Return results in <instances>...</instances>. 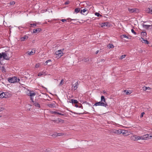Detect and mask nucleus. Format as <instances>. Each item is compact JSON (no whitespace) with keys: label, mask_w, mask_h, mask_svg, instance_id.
<instances>
[{"label":"nucleus","mask_w":152,"mask_h":152,"mask_svg":"<svg viewBox=\"0 0 152 152\" xmlns=\"http://www.w3.org/2000/svg\"><path fill=\"white\" fill-rule=\"evenodd\" d=\"M11 96V94L8 92H3L0 94V98H9Z\"/></svg>","instance_id":"1"},{"label":"nucleus","mask_w":152,"mask_h":152,"mask_svg":"<svg viewBox=\"0 0 152 152\" xmlns=\"http://www.w3.org/2000/svg\"><path fill=\"white\" fill-rule=\"evenodd\" d=\"M8 80L11 83H15L16 82H18L20 81V80L18 78H17L16 77H9L8 78Z\"/></svg>","instance_id":"2"},{"label":"nucleus","mask_w":152,"mask_h":152,"mask_svg":"<svg viewBox=\"0 0 152 152\" xmlns=\"http://www.w3.org/2000/svg\"><path fill=\"white\" fill-rule=\"evenodd\" d=\"M94 104H107L106 103L104 96H101V101L98 102H96Z\"/></svg>","instance_id":"3"},{"label":"nucleus","mask_w":152,"mask_h":152,"mask_svg":"<svg viewBox=\"0 0 152 152\" xmlns=\"http://www.w3.org/2000/svg\"><path fill=\"white\" fill-rule=\"evenodd\" d=\"M64 49H62L61 50H60L57 51H56L55 53L56 54L58 55V56L60 57H61L63 55V51L64 50Z\"/></svg>","instance_id":"4"},{"label":"nucleus","mask_w":152,"mask_h":152,"mask_svg":"<svg viewBox=\"0 0 152 152\" xmlns=\"http://www.w3.org/2000/svg\"><path fill=\"white\" fill-rule=\"evenodd\" d=\"M128 10L130 13H132L134 12H139V10L137 8H128Z\"/></svg>","instance_id":"5"},{"label":"nucleus","mask_w":152,"mask_h":152,"mask_svg":"<svg viewBox=\"0 0 152 152\" xmlns=\"http://www.w3.org/2000/svg\"><path fill=\"white\" fill-rule=\"evenodd\" d=\"M35 95L36 94L33 91H30V99L33 103L34 102L33 97H34Z\"/></svg>","instance_id":"6"},{"label":"nucleus","mask_w":152,"mask_h":152,"mask_svg":"<svg viewBox=\"0 0 152 152\" xmlns=\"http://www.w3.org/2000/svg\"><path fill=\"white\" fill-rule=\"evenodd\" d=\"M113 132L116 134H120L121 133H124V132H123L122 131V130L121 129H113Z\"/></svg>","instance_id":"7"},{"label":"nucleus","mask_w":152,"mask_h":152,"mask_svg":"<svg viewBox=\"0 0 152 152\" xmlns=\"http://www.w3.org/2000/svg\"><path fill=\"white\" fill-rule=\"evenodd\" d=\"M75 107H79V108H81V112L77 113V114H83V113H84V112L83 111V107L82 106V105H75Z\"/></svg>","instance_id":"8"},{"label":"nucleus","mask_w":152,"mask_h":152,"mask_svg":"<svg viewBox=\"0 0 152 152\" xmlns=\"http://www.w3.org/2000/svg\"><path fill=\"white\" fill-rule=\"evenodd\" d=\"M132 139L134 141H137L141 139V136L134 135L132 137Z\"/></svg>","instance_id":"9"},{"label":"nucleus","mask_w":152,"mask_h":152,"mask_svg":"<svg viewBox=\"0 0 152 152\" xmlns=\"http://www.w3.org/2000/svg\"><path fill=\"white\" fill-rule=\"evenodd\" d=\"M41 31V29L40 28L33 29V32L34 33H37Z\"/></svg>","instance_id":"10"},{"label":"nucleus","mask_w":152,"mask_h":152,"mask_svg":"<svg viewBox=\"0 0 152 152\" xmlns=\"http://www.w3.org/2000/svg\"><path fill=\"white\" fill-rule=\"evenodd\" d=\"M86 12H87V13L86 14V15L88 13V9L87 8H85L83 10H81L80 11V13L84 15V14L83 13H84Z\"/></svg>","instance_id":"11"},{"label":"nucleus","mask_w":152,"mask_h":152,"mask_svg":"<svg viewBox=\"0 0 152 152\" xmlns=\"http://www.w3.org/2000/svg\"><path fill=\"white\" fill-rule=\"evenodd\" d=\"M70 103H72V104H77L78 103V101L77 100L74 99H71L69 101Z\"/></svg>","instance_id":"12"},{"label":"nucleus","mask_w":152,"mask_h":152,"mask_svg":"<svg viewBox=\"0 0 152 152\" xmlns=\"http://www.w3.org/2000/svg\"><path fill=\"white\" fill-rule=\"evenodd\" d=\"M141 39V41L143 43H145L147 44H148L149 43V42L148 41H147V40L143 38L142 37H141V39Z\"/></svg>","instance_id":"13"},{"label":"nucleus","mask_w":152,"mask_h":152,"mask_svg":"<svg viewBox=\"0 0 152 152\" xmlns=\"http://www.w3.org/2000/svg\"><path fill=\"white\" fill-rule=\"evenodd\" d=\"M75 85H73L72 86V88L75 90L78 88V82H77L74 84Z\"/></svg>","instance_id":"14"},{"label":"nucleus","mask_w":152,"mask_h":152,"mask_svg":"<svg viewBox=\"0 0 152 152\" xmlns=\"http://www.w3.org/2000/svg\"><path fill=\"white\" fill-rule=\"evenodd\" d=\"M28 38V37L26 35L24 36L23 37L21 38L20 39L21 41H25Z\"/></svg>","instance_id":"15"},{"label":"nucleus","mask_w":152,"mask_h":152,"mask_svg":"<svg viewBox=\"0 0 152 152\" xmlns=\"http://www.w3.org/2000/svg\"><path fill=\"white\" fill-rule=\"evenodd\" d=\"M151 26L150 25H145V24H143L142 25L143 27L146 29H148Z\"/></svg>","instance_id":"16"},{"label":"nucleus","mask_w":152,"mask_h":152,"mask_svg":"<svg viewBox=\"0 0 152 152\" xmlns=\"http://www.w3.org/2000/svg\"><path fill=\"white\" fill-rule=\"evenodd\" d=\"M3 57L4 59H7V57L6 53L4 52H2Z\"/></svg>","instance_id":"17"},{"label":"nucleus","mask_w":152,"mask_h":152,"mask_svg":"<svg viewBox=\"0 0 152 152\" xmlns=\"http://www.w3.org/2000/svg\"><path fill=\"white\" fill-rule=\"evenodd\" d=\"M51 62V60L50 59H48L47 60L45 63V65H51L50 64H49L48 63L49 62Z\"/></svg>","instance_id":"18"},{"label":"nucleus","mask_w":152,"mask_h":152,"mask_svg":"<svg viewBox=\"0 0 152 152\" xmlns=\"http://www.w3.org/2000/svg\"><path fill=\"white\" fill-rule=\"evenodd\" d=\"M26 53L29 55H31L34 54L35 53V52H33L32 51L30 52L28 51Z\"/></svg>","instance_id":"19"},{"label":"nucleus","mask_w":152,"mask_h":152,"mask_svg":"<svg viewBox=\"0 0 152 152\" xmlns=\"http://www.w3.org/2000/svg\"><path fill=\"white\" fill-rule=\"evenodd\" d=\"M141 34L142 36L143 37H145L147 35V33L145 32H142L141 33Z\"/></svg>","instance_id":"20"},{"label":"nucleus","mask_w":152,"mask_h":152,"mask_svg":"<svg viewBox=\"0 0 152 152\" xmlns=\"http://www.w3.org/2000/svg\"><path fill=\"white\" fill-rule=\"evenodd\" d=\"M54 114H58L63 116L65 115V114H62L56 111H54Z\"/></svg>","instance_id":"21"},{"label":"nucleus","mask_w":152,"mask_h":152,"mask_svg":"<svg viewBox=\"0 0 152 152\" xmlns=\"http://www.w3.org/2000/svg\"><path fill=\"white\" fill-rule=\"evenodd\" d=\"M107 47L109 48H113L114 47L113 45L112 44H109L107 45Z\"/></svg>","instance_id":"22"},{"label":"nucleus","mask_w":152,"mask_h":152,"mask_svg":"<svg viewBox=\"0 0 152 152\" xmlns=\"http://www.w3.org/2000/svg\"><path fill=\"white\" fill-rule=\"evenodd\" d=\"M89 61V59L88 58H84L82 60V61L85 62H87Z\"/></svg>","instance_id":"23"},{"label":"nucleus","mask_w":152,"mask_h":152,"mask_svg":"<svg viewBox=\"0 0 152 152\" xmlns=\"http://www.w3.org/2000/svg\"><path fill=\"white\" fill-rule=\"evenodd\" d=\"M80 11V9L79 8H76L75 9V12L76 13H78Z\"/></svg>","instance_id":"24"},{"label":"nucleus","mask_w":152,"mask_h":152,"mask_svg":"<svg viewBox=\"0 0 152 152\" xmlns=\"http://www.w3.org/2000/svg\"><path fill=\"white\" fill-rule=\"evenodd\" d=\"M107 26V23L106 22H104V23H102V27H105V26Z\"/></svg>","instance_id":"25"},{"label":"nucleus","mask_w":152,"mask_h":152,"mask_svg":"<svg viewBox=\"0 0 152 152\" xmlns=\"http://www.w3.org/2000/svg\"><path fill=\"white\" fill-rule=\"evenodd\" d=\"M121 38H126L127 39H129V37L128 36H126V35L125 34H124V35H121Z\"/></svg>","instance_id":"26"},{"label":"nucleus","mask_w":152,"mask_h":152,"mask_svg":"<svg viewBox=\"0 0 152 152\" xmlns=\"http://www.w3.org/2000/svg\"><path fill=\"white\" fill-rule=\"evenodd\" d=\"M1 70L3 72H6V70L4 66H2L1 68Z\"/></svg>","instance_id":"27"},{"label":"nucleus","mask_w":152,"mask_h":152,"mask_svg":"<svg viewBox=\"0 0 152 152\" xmlns=\"http://www.w3.org/2000/svg\"><path fill=\"white\" fill-rule=\"evenodd\" d=\"M143 88H144L143 90L144 91H146V90H147V89H148V90H151V88L150 87H144Z\"/></svg>","instance_id":"28"},{"label":"nucleus","mask_w":152,"mask_h":152,"mask_svg":"<svg viewBox=\"0 0 152 152\" xmlns=\"http://www.w3.org/2000/svg\"><path fill=\"white\" fill-rule=\"evenodd\" d=\"M149 134H147L144 135V137H145V140H146V139L148 137L149 138Z\"/></svg>","instance_id":"29"},{"label":"nucleus","mask_w":152,"mask_h":152,"mask_svg":"<svg viewBox=\"0 0 152 152\" xmlns=\"http://www.w3.org/2000/svg\"><path fill=\"white\" fill-rule=\"evenodd\" d=\"M31 27H35L36 26V24L35 23H32L30 24Z\"/></svg>","instance_id":"30"},{"label":"nucleus","mask_w":152,"mask_h":152,"mask_svg":"<svg viewBox=\"0 0 152 152\" xmlns=\"http://www.w3.org/2000/svg\"><path fill=\"white\" fill-rule=\"evenodd\" d=\"M15 4V2L14 1H11L10 3V5H13Z\"/></svg>","instance_id":"31"},{"label":"nucleus","mask_w":152,"mask_h":152,"mask_svg":"<svg viewBox=\"0 0 152 152\" xmlns=\"http://www.w3.org/2000/svg\"><path fill=\"white\" fill-rule=\"evenodd\" d=\"M131 31H132V33H133L135 35L137 34V33L135 32L134 31V30L133 29H131Z\"/></svg>","instance_id":"32"},{"label":"nucleus","mask_w":152,"mask_h":152,"mask_svg":"<svg viewBox=\"0 0 152 152\" xmlns=\"http://www.w3.org/2000/svg\"><path fill=\"white\" fill-rule=\"evenodd\" d=\"M43 75V74L42 73V72H40L38 73V76H41Z\"/></svg>","instance_id":"33"},{"label":"nucleus","mask_w":152,"mask_h":152,"mask_svg":"<svg viewBox=\"0 0 152 152\" xmlns=\"http://www.w3.org/2000/svg\"><path fill=\"white\" fill-rule=\"evenodd\" d=\"M124 92H125L127 95L129 94H130V93L129 91L125 90Z\"/></svg>","instance_id":"34"},{"label":"nucleus","mask_w":152,"mask_h":152,"mask_svg":"<svg viewBox=\"0 0 152 152\" xmlns=\"http://www.w3.org/2000/svg\"><path fill=\"white\" fill-rule=\"evenodd\" d=\"M95 15L98 17H99V16H102V15H100L99 13H98V12L95 13Z\"/></svg>","instance_id":"35"},{"label":"nucleus","mask_w":152,"mask_h":152,"mask_svg":"<svg viewBox=\"0 0 152 152\" xmlns=\"http://www.w3.org/2000/svg\"><path fill=\"white\" fill-rule=\"evenodd\" d=\"M64 82V80L63 79H62L59 84V85H62L63 84V83Z\"/></svg>","instance_id":"36"},{"label":"nucleus","mask_w":152,"mask_h":152,"mask_svg":"<svg viewBox=\"0 0 152 152\" xmlns=\"http://www.w3.org/2000/svg\"><path fill=\"white\" fill-rule=\"evenodd\" d=\"M126 56V55H122L121 56L120 58L121 59H122L123 58H124Z\"/></svg>","instance_id":"37"},{"label":"nucleus","mask_w":152,"mask_h":152,"mask_svg":"<svg viewBox=\"0 0 152 152\" xmlns=\"http://www.w3.org/2000/svg\"><path fill=\"white\" fill-rule=\"evenodd\" d=\"M39 66H40V64H37L35 65V67L36 68H38V67H39Z\"/></svg>","instance_id":"38"},{"label":"nucleus","mask_w":152,"mask_h":152,"mask_svg":"<svg viewBox=\"0 0 152 152\" xmlns=\"http://www.w3.org/2000/svg\"><path fill=\"white\" fill-rule=\"evenodd\" d=\"M63 135V134L61 133H58L57 134V136H61Z\"/></svg>","instance_id":"39"},{"label":"nucleus","mask_w":152,"mask_h":152,"mask_svg":"<svg viewBox=\"0 0 152 152\" xmlns=\"http://www.w3.org/2000/svg\"><path fill=\"white\" fill-rule=\"evenodd\" d=\"M75 20V19H70V18H68L66 20H68V22H69V21H71V20Z\"/></svg>","instance_id":"40"},{"label":"nucleus","mask_w":152,"mask_h":152,"mask_svg":"<svg viewBox=\"0 0 152 152\" xmlns=\"http://www.w3.org/2000/svg\"><path fill=\"white\" fill-rule=\"evenodd\" d=\"M149 139H151L152 138V134H149Z\"/></svg>","instance_id":"41"},{"label":"nucleus","mask_w":152,"mask_h":152,"mask_svg":"<svg viewBox=\"0 0 152 152\" xmlns=\"http://www.w3.org/2000/svg\"><path fill=\"white\" fill-rule=\"evenodd\" d=\"M145 114V113L144 112L142 113L141 115H140V117L142 118L143 116V115Z\"/></svg>","instance_id":"42"},{"label":"nucleus","mask_w":152,"mask_h":152,"mask_svg":"<svg viewBox=\"0 0 152 152\" xmlns=\"http://www.w3.org/2000/svg\"><path fill=\"white\" fill-rule=\"evenodd\" d=\"M141 139L143 140H145V137H144V135L143 136H141Z\"/></svg>","instance_id":"43"},{"label":"nucleus","mask_w":152,"mask_h":152,"mask_svg":"<svg viewBox=\"0 0 152 152\" xmlns=\"http://www.w3.org/2000/svg\"><path fill=\"white\" fill-rule=\"evenodd\" d=\"M61 20L62 22H66V19H62Z\"/></svg>","instance_id":"44"},{"label":"nucleus","mask_w":152,"mask_h":152,"mask_svg":"<svg viewBox=\"0 0 152 152\" xmlns=\"http://www.w3.org/2000/svg\"><path fill=\"white\" fill-rule=\"evenodd\" d=\"M151 8H149L148 9V10H147V11H148V12L149 13H150V12L151 11Z\"/></svg>","instance_id":"45"},{"label":"nucleus","mask_w":152,"mask_h":152,"mask_svg":"<svg viewBox=\"0 0 152 152\" xmlns=\"http://www.w3.org/2000/svg\"><path fill=\"white\" fill-rule=\"evenodd\" d=\"M2 53H0V59L3 57Z\"/></svg>","instance_id":"46"},{"label":"nucleus","mask_w":152,"mask_h":152,"mask_svg":"<svg viewBox=\"0 0 152 152\" xmlns=\"http://www.w3.org/2000/svg\"><path fill=\"white\" fill-rule=\"evenodd\" d=\"M4 108L0 107V112L4 110Z\"/></svg>","instance_id":"47"},{"label":"nucleus","mask_w":152,"mask_h":152,"mask_svg":"<svg viewBox=\"0 0 152 152\" xmlns=\"http://www.w3.org/2000/svg\"><path fill=\"white\" fill-rule=\"evenodd\" d=\"M54 111H50V113H52V114H54Z\"/></svg>","instance_id":"48"},{"label":"nucleus","mask_w":152,"mask_h":152,"mask_svg":"<svg viewBox=\"0 0 152 152\" xmlns=\"http://www.w3.org/2000/svg\"><path fill=\"white\" fill-rule=\"evenodd\" d=\"M49 107H53V105H48Z\"/></svg>","instance_id":"49"},{"label":"nucleus","mask_w":152,"mask_h":152,"mask_svg":"<svg viewBox=\"0 0 152 152\" xmlns=\"http://www.w3.org/2000/svg\"><path fill=\"white\" fill-rule=\"evenodd\" d=\"M94 105H95V106H97V105H94ZM102 105V106H105V107H107V105Z\"/></svg>","instance_id":"50"},{"label":"nucleus","mask_w":152,"mask_h":152,"mask_svg":"<svg viewBox=\"0 0 152 152\" xmlns=\"http://www.w3.org/2000/svg\"><path fill=\"white\" fill-rule=\"evenodd\" d=\"M36 107H40V105H35Z\"/></svg>","instance_id":"51"},{"label":"nucleus","mask_w":152,"mask_h":152,"mask_svg":"<svg viewBox=\"0 0 152 152\" xmlns=\"http://www.w3.org/2000/svg\"><path fill=\"white\" fill-rule=\"evenodd\" d=\"M99 52V50L96 51V54H97Z\"/></svg>","instance_id":"52"},{"label":"nucleus","mask_w":152,"mask_h":152,"mask_svg":"<svg viewBox=\"0 0 152 152\" xmlns=\"http://www.w3.org/2000/svg\"><path fill=\"white\" fill-rule=\"evenodd\" d=\"M30 91H29V92L28 93H27V95L28 96H30Z\"/></svg>","instance_id":"53"},{"label":"nucleus","mask_w":152,"mask_h":152,"mask_svg":"<svg viewBox=\"0 0 152 152\" xmlns=\"http://www.w3.org/2000/svg\"><path fill=\"white\" fill-rule=\"evenodd\" d=\"M68 2H66L65 4H68Z\"/></svg>","instance_id":"54"},{"label":"nucleus","mask_w":152,"mask_h":152,"mask_svg":"<svg viewBox=\"0 0 152 152\" xmlns=\"http://www.w3.org/2000/svg\"><path fill=\"white\" fill-rule=\"evenodd\" d=\"M150 13L152 14V8H151V11L150 12Z\"/></svg>","instance_id":"55"},{"label":"nucleus","mask_w":152,"mask_h":152,"mask_svg":"<svg viewBox=\"0 0 152 152\" xmlns=\"http://www.w3.org/2000/svg\"><path fill=\"white\" fill-rule=\"evenodd\" d=\"M34 104H37V105H38L39 104L38 103H36V104L34 103Z\"/></svg>","instance_id":"56"},{"label":"nucleus","mask_w":152,"mask_h":152,"mask_svg":"<svg viewBox=\"0 0 152 152\" xmlns=\"http://www.w3.org/2000/svg\"><path fill=\"white\" fill-rule=\"evenodd\" d=\"M103 93H105V92L104 91H103Z\"/></svg>","instance_id":"57"},{"label":"nucleus","mask_w":152,"mask_h":152,"mask_svg":"<svg viewBox=\"0 0 152 152\" xmlns=\"http://www.w3.org/2000/svg\"><path fill=\"white\" fill-rule=\"evenodd\" d=\"M50 104L52 105V104Z\"/></svg>","instance_id":"58"}]
</instances>
